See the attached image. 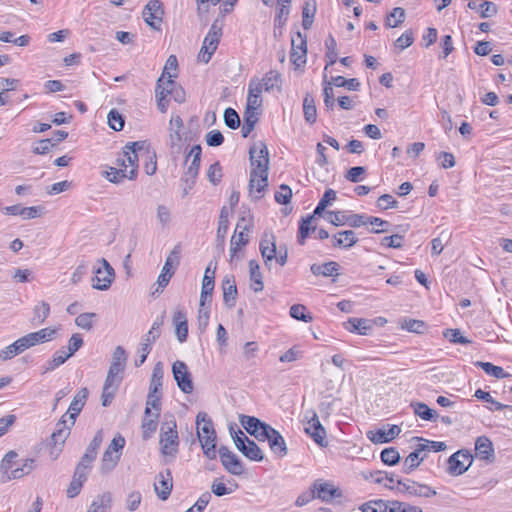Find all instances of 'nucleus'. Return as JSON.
<instances>
[{"mask_svg": "<svg viewBox=\"0 0 512 512\" xmlns=\"http://www.w3.org/2000/svg\"><path fill=\"white\" fill-rule=\"evenodd\" d=\"M411 407L415 415L426 421H435L438 417L437 413L430 409L425 403L415 402L411 403Z\"/></svg>", "mask_w": 512, "mask_h": 512, "instance_id": "37", "label": "nucleus"}, {"mask_svg": "<svg viewBox=\"0 0 512 512\" xmlns=\"http://www.w3.org/2000/svg\"><path fill=\"white\" fill-rule=\"evenodd\" d=\"M303 113L305 121L314 124L317 119V109L312 95L306 94L303 99Z\"/></svg>", "mask_w": 512, "mask_h": 512, "instance_id": "31", "label": "nucleus"}, {"mask_svg": "<svg viewBox=\"0 0 512 512\" xmlns=\"http://www.w3.org/2000/svg\"><path fill=\"white\" fill-rule=\"evenodd\" d=\"M201 152V146L195 145L191 148L189 154L187 155L186 161H188L189 158H192V160L181 179V181L184 183H188L190 179H196L200 168Z\"/></svg>", "mask_w": 512, "mask_h": 512, "instance_id": "19", "label": "nucleus"}, {"mask_svg": "<svg viewBox=\"0 0 512 512\" xmlns=\"http://www.w3.org/2000/svg\"><path fill=\"white\" fill-rule=\"evenodd\" d=\"M315 6L310 5L309 3H305L303 10H302V26L304 29L308 30L311 28L313 24V18L315 15Z\"/></svg>", "mask_w": 512, "mask_h": 512, "instance_id": "62", "label": "nucleus"}, {"mask_svg": "<svg viewBox=\"0 0 512 512\" xmlns=\"http://www.w3.org/2000/svg\"><path fill=\"white\" fill-rule=\"evenodd\" d=\"M290 316L296 320L309 323L313 320L311 314L306 313V307L302 304H294L290 307Z\"/></svg>", "mask_w": 512, "mask_h": 512, "instance_id": "52", "label": "nucleus"}, {"mask_svg": "<svg viewBox=\"0 0 512 512\" xmlns=\"http://www.w3.org/2000/svg\"><path fill=\"white\" fill-rule=\"evenodd\" d=\"M477 366L481 367L488 375L501 379L509 376L505 370L500 366H495L490 362H477Z\"/></svg>", "mask_w": 512, "mask_h": 512, "instance_id": "51", "label": "nucleus"}, {"mask_svg": "<svg viewBox=\"0 0 512 512\" xmlns=\"http://www.w3.org/2000/svg\"><path fill=\"white\" fill-rule=\"evenodd\" d=\"M183 127V121L180 116H173L170 120V138L171 145H176L181 140V129Z\"/></svg>", "mask_w": 512, "mask_h": 512, "instance_id": "47", "label": "nucleus"}, {"mask_svg": "<svg viewBox=\"0 0 512 512\" xmlns=\"http://www.w3.org/2000/svg\"><path fill=\"white\" fill-rule=\"evenodd\" d=\"M18 457V454L11 450L5 454L3 459L0 463V470H1V482H4V477L11 473V470H13V466L15 465L16 458Z\"/></svg>", "mask_w": 512, "mask_h": 512, "instance_id": "38", "label": "nucleus"}, {"mask_svg": "<svg viewBox=\"0 0 512 512\" xmlns=\"http://www.w3.org/2000/svg\"><path fill=\"white\" fill-rule=\"evenodd\" d=\"M397 489L410 496L430 498L436 495V491L426 484H420L411 479H397Z\"/></svg>", "mask_w": 512, "mask_h": 512, "instance_id": "11", "label": "nucleus"}, {"mask_svg": "<svg viewBox=\"0 0 512 512\" xmlns=\"http://www.w3.org/2000/svg\"><path fill=\"white\" fill-rule=\"evenodd\" d=\"M325 46H326V58L328 59L327 61V64L325 66V70H327V68L329 66H332L336 63V60H337V43H336V40L334 39L333 36H329L327 38V40L325 41Z\"/></svg>", "mask_w": 512, "mask_h": 512, "instance_id": "48", "label": "nucleus"}, {"mask_svg": "<svg viewBox=\"0 0 512 512\" xmlns=\"http://www.w3.org/2000/svg\"><path fill=\"white\" fill-rule=\"evenodd\" d=\"M336 198H337L336 192L331 188L327 189L324 192L319 203L317 204V206L314 210V215L320 216L325 211L326 207L328 205H330L333 201H335Z\"/></svg>", "mask_w": 512, "mask_h": 512, "instance_id": "46", "label": "nucleus"}, {"mask_svg": "<svg viewBox=\"0 0 512 512\" xmlns=\"http://www.w3.org/2000/svg\"><path fill=\"white\" fill-rule=\"evenodd\" d=\"M174 420L165 422L160 431L161 452L164 455L175 456L178 452L179 437Z\"/></svg>", "mask_w": 512, "mask_h": 512, "instance_id": "4", "label": "nucleus"}, {"mask_svg": "<svg viewBox=\"0 0 512 512\" xmlns=\"http://www.w3.org/2000/svg\"><path fill=\"white\" fill-rule=\"evenodd\" d=\"M125 443V438L120 434L112 439L101 459L100 470L102 473L106 474L114 469L120 460Z\"/></svg>", "mask_w": 512, "mask_h": 512, "instance_id": "5", "label": "nucleus"}, {"mask_svg": "<svg viewBox=\"0 0 512 512\" xmlns=\"http://www.w3.org/2000/svg\"><path fill=\"white\" fill-rule=\"evenodd\" d=\"M180 263V248L179 246H175L174 249L167 256L164 266L162 268L163 271L174 273L176 267Z\"/></svg>", "mask_w": 512, "mask_h": 512, "instance_id": "49", "label": "nucleus"}, {"mask_svg": "<svg viewBox=\"0 0 512 512\" xmlns=\"http://www.w3.org/2000/svg\"><path fill=\"white\" fill-rule=\"evenodd\" d=\"M102 441H103V432H102V430H99L96 432L92 441L86 448L85 454H87L90 457L95 459L97 456L98 449L101 446Z\"/></svg>", "mask_w": 512, "mask_h": 512, "instance_id": "63", "label": "nucleus"}, {"mask_svg": "<svg viewBox=\"0 0 512 512\" xmlns=\"http://www.w3.org/2000/svg\"><path fill=\"white\" fill-rule=\"evenodd\" d=\"M163 375H164L163 364L161 362H157L154 365V368L152 371L149 391H151L153 393H161Z\"/></svg>", "mask_w": 512, "mask_h": 512, "instance_id": "34", "label": "nucleus"}, {"mask_svg": "<svg viewBox=\"0 0 512 512\" xmlns=\"http://www.w3.org/2000/svg\"><path fill=\"white\" fill-rule=\"evenodd\" d=\"M291 54L290 59L291 62L300 67L301 65L306 63V55H307V43L306 36L301 32H297L291 38Z\"/></svg>", "mask_w": 512, "mask_h": 512, "instance_id": "14", "label": "nucleus"}, {"mask_svg": "<svg viewBox=\"0 0 512 512\" xmlns=\"http://www.w3.org/2000/svg\"><path fill=\"white\" fill-rule=\"evenodd\" d=\"M405 19V10L401 7H396L386 18V25L394 28L399 26Z\"/></svg>", "mask_w": 512, "mask_h": 512, "instance_id": "55", "label": "nucleus"}, {"mask_svg": "<svg viewBox=\"0 0 512 512\" xmlns=\"http://www.w3.org/2000/svg\"><path fill=\"white\" fill-rule=\"evenodd\" d=\"M360 510L362 512H388V501L374 500L364 503Z\"/></svg>", "mask_w": 512, "mask_h": 512, "instance_id": "54", "label": "nucleus"}, {"mask_svg": "<svg viewBox=\"0 0 512 512\" xmlns=\"http://www.w3.org/2000/svg\"><path fill=\"white\" fill-rule=\"evenodd\" d=\"M173 487V478L171 471L166 469L163 472H160L156 476V480L154 482V490L157 496L165 501L169 498Z\"/></svg>", "mask_w": 512, "mask_h": 512, "instance_id": "16", "label": "nucleus"}, {"mask_svg": "<svg viewBox=\"0 0 512 512\" xmlns=\"http://www.w3.org/2000/svg\"><path fill=\"white\" fill-rule=\"evenodd\" d=\"M251 172L265 173L269 168V152L267 146L263 142L254 144L250 150Z\"/></svg>", "mask_w": 512, "mask_h": 512, "instance_id": "7", "label": "nucleus"}, {"mask_svg": "<svg viewBox=\"0 0 512 512\" xmlns=\"http://www.w3.org/2000/svg\"><path fill=\"white\" fill-rule=\"evenodd\" d=\"M369 216L365 214H346V224L353 228H358L364 225H368Z\"/></svg>", "mask_w": 512, "mask_h": 512, "instance_id": "64", "label": "nucleus"}, {"mask_svg": "<svg viewBox=\"0 0 512 512\" xmlns=\"http://www.w3.org/2000/svg\"><path fill=\"white\" fill-rule=\"evenodd\" d=\"M243 455L252 461H262L264 455L259 446L252 440H249Z\"/></svg>", "mask_w": 512, "mask_h": 512, "instance_id": "53", "label": "nucleus"}, {"mask_svg": "<svg viewBox=\"0 0 512 512\" xmlns=\"http://www.w3.org/2000/svg\"><path fill=\"white\" fill-rule=\"evenodd\" d=\"M70 434V427L66 425L65 420H60L55 427L54 432L51 435L54 444H64L65 440Z\"/></svg>", "mask_w": 512, "mask_h": 512, "instance_id": "40", "label": "nucleus"}, {"mask_svg": "<svg viewBox=\"0 0 512 512\" xmlns=\"http://www.w3.org/2000/svg\"><path fill=\"white\" fill-rule=\"evenodd\" d=\"M127 361V354L122 346H117L112 355V362L107 374L106 379L109 383L119 384L122 377Z\"/></svg>", "mask_w": 512, "mask_h": 512, "instance_id": "10", "label": "nucleus"}, {"mask_svg": "<svg viewBox=\"0 0 512 512\" xmlns=\"http://www.w3.org/2000/svg\"><path fill=\"white\" fill-rule=\"evenodd\" d=\"M252 226V219L244 216L236 224L235 232L230 241V262L238 260V252L249 242V232Z\"/></svg>", "mask_w": 512, "mask_h": 512, "instance_id": "3", "label": "nucleus"}, {"mask_svg": "<svg viewBox=\"0 0 512 512\" xmlns=\"http://www.w3.org/2000/svg\"><path fill=\"white\" fill-rule=\"evenodd\" d=\"M71 357V353H67L64 347L57 350L52 359H50L44 366V372L53 371L60 365L64 364Z\"/></svg>", "mask_w": 512, "mask_h": 512, "instance_id": "32", "label": "nucleus"}, {"mask_svg": "<svg viewBox=\"0 0 512 512\" xmlns=\"http://www.w3.org/2000/svg\"><path fill=\"white\" fill-rule=\"evenodd\" d=\"M145 141L129 142L123 148V153L117 158L118 167L127 170V179L135 180L138 175V162L143 157Z\"/></svg>", "mask_w": 512, "mask_h": 512, "instance_id": "2", "label": "nucleus"}, {"mask_svg": "<svg viewBox=\"0 0 512 512\" xmlns=\"http://www.w3.org/2000/svg\"><path fill=\"white\" fill-rule=\"evenodd\" d=\"M474 396L480 400L490 403L493 406L490 408V410L501 411L503 409L510 408V406L502 404V403L496 401L495 399H493V397L490 395L489 392L483 391L482 389H477L475 391Z\"/></svg>", "mask_w": 512, "mask_h": 512, "instance_id": "50", "label": "nucleus"}, {"mask_svg": "<svg viewBox=\"0 0 512 512\" xmlns=\"http://www.w3.org/2000/svg\"><path fill=\"white\" fill-rule=\"evenodd\" d=\"M35 468V461L34 459H26L24 463L21 465V467L14 468L11 470V473L9 476L4 477V482H8L12 479H19L23 476L29 474L33 469Z\"/></svg>", "mask_w": 512, "mask_h": 512, "instance_id": "33", "label": "nucleus"}, {"mask_svg": "<svg viewBox=\"0 0 512 512\" xmlns=\"http://www.w3.org/2000/svg\"><path fill=\"white\" fill-rule=\"evenodd\" d=\"M219 455L222 465L229 473L233 475H241L243 473V465L241 461L227 447L221 446L219 448Z\"/></svg>", "mask_w": 512, "mask_h": 512, "instance_id": "17", "label": "nucleus"}, {"mask_svg": "<svg viewBox=\"0 0 512 512\" xmlns=\"http://www.w3.org/2000/svg\"><path fill=\"white\" fill-rule=\"evenodd\" d=\"M223 300L228 307L235 305L237 287L233 278L226 277L222 283Z\"/></svg>", "mask_w": 512, "mask_h": 512, "instance_id": "29", "label": "nucleus"}, {"mask_svg": "<svg viewBox=\"0 0 512 512\" xmlns=\"http://www.w3.org/2000/svg\"><path fill=\"white\" fill-rule=\"evenodd\" d=\"M99 262L102 267H98L95 270V276L92 278V287L97 290H107L114 279V269L104 258L100 259Z\"/></svg>", "mask_w": 512, "mask_h": 512, "instance_id": "12", "label": "nucleus"}, {"mask_svg": "<svg viewBox=\"0 0 512 512\" xmlns=\"http://www.w3.org/2000/svg\"><path fill=\"white\" fill-rule=\"evenodd\" d=\"M145 22L154 29H159L164 10L159 0H150L144 7L142 12Z\"/></svg>", "mask_w": 512, "mask_h": 512, "instance_id": "15", "label": "nucleus"}, {"mask_svg": "<svg viewBox=\"0 0 512 512\" xmlns=\"http://www.w3.org/2000/svg\"><path fill=\"white\" fill-rule=\"evenodd\" d=\"M280 74L277 71L271 70L267 72L261 80H259L262 84V91L265 90L267 92L272 91L275 87H278L280 83Z\"/></svg>", "mask_w": 512, "mask_h": 512, "instance_id": "44", "label": "nucleus"}, {"mask_svg": "<svg viewBox=\"0 0 512 512\" xmlns=\"http://www.w3.org/2000/svg\"><path fill=\"white\" fill-rule=\"evenodd\" d=\"M112 497L110 493H103L98 496L90 505L88 512H105L111 506Z\"/></svg>", "mask_w": 512, "mask_h": 512, "instance_id": "42", "label": "nucleus"}, {"mask_svg": "<svg viewBox=\"0 0 512 512\" xmlns=\"http://www.w3.org/2000/svg\"><path fill=\"white\" fill-rule=\"evenodd\" d=\"M271 451L278 457L283 458L287 455L288 449L283 436L274 429L271 432L269 439L267 440Z\"/></svg>", "mask_w": 512, "mask_h": 512, "instance_id": "25", "label": "nucleus"}, {"mask_svg": "<svg viewBox=\"0 0 512 512\" xmlns=\"http://www.w3.org/2000/svg\"><path fill=\"white\" fill-rule=\"evenodd\" d=\"M145 159L144 170L147 175H153L157 170L156 153L150 151L147 144L145 143L143 157Z\"/></svg>", "mask_w": 512, "mask_h": 512, "instance_id": "43", "label": "nucleus"}, {"mask_svg": "<svg viewBox=\"0 0 512 512\" xmlns=\"http://www.w3.org/2000/svg\"><path fill=\"white\" fill-rule=\"evenodd\" d=\"M381 460H382V462L384 464L389 465V466H393V465H396L399 462L400 454L393 447L385 448L381 452Z\"/></svg>", "mask_w": 512, "mask_h": 512, "instance_id": "56", "label": "nucleus"}, {"mask_svg": "<svg viewBox=\"0 0 512 512\" xmlns=\"http://www.w3.org/2000/svg\"><path fill=\"white\" fill-rule=\"evenodd\" d=\"M88 398V390L87 388L80 389L75 395L73 401L71 402L68 413L70 415V419L72 420L71 424L73 425L76 417L83 409L85 402Z\"/></svg>", "mask_w": 512, "mask_h": 512, "instance_id": "24", "label": "nucleus"}, {"mask_svg": "<svg viewBox=\"0 0 512 512\" xmlns=\"http://www.w3.org/2000/svg\"><path fill=\"white\" fill-rule=\"evenodd\" d=\"M172 373L178 388L185 394H191L194 390V384L186 363L176 360L172 365Z\"/></svg>", "mask_w": 512, "mask_h": 512, "instance_id": "9", "label": "nucleus"}, {"mask_svg": "<svg viewBox=\"0 0 512 512\" xmlns=\"http://www.w3.org/2000/svg\"><path fill=\"white\" fill-rule=\"evenodd\" d=\"M102 176L109 182L119 184L123 182L124 179H127V170L121 167H109V169L102 172Z\"/></svg>", "mask_w": 512, "mask_h": 512, "instance_id": "41", "label": "nucleus"}, {"mask_svg": "<svg viewBox=\"0 0 512 512\" xmlns=\"http://www.w3.org/2000/svg\"><path fill=\"white\" fill-rule=\"evenodd\" d=\"M249 277L251 289L256 293L261 292L264 288L263 276L256 260L249 261Z\"/></svg>", "mask_w": 512, "mask_h": 512, "instance_id": "26", "label": "nucleus"}, {"mask_svg": "<svg viewBox=\"0 0 512 512\" xmlns=\"http://www.w3.org/2000/svg\"><path fill=\"white\" fill-rule=\"evenodd\" d=\"M290 13V6L287 4H278L277 13L274 19L275 27H283L288 19Z\"/></svg>", "mask_w": 512, "mask_h": 512, "instance_id": "61", "label": "nucleus"}, {"mask_svg": "<svg viewBox=\"0 0 512 512\" xmlns=\"http://www.w3.org/2000/svg\"><path fill=\"white\" fill-rule=\"evenodd\" d=\"M344 326L349 332L358 333L360 335H367L372 329L370 320L363 318H349Z\"/></svg>", "mask_w": 512, "mask_h": 512, "instance_id": "27", "label": "nucleus"}, {"mask_svg": "<svg viewBox=\"0 0 512 512\" xmlns=\"http://www.w3.org/2000/svg\"><path fill=\"white\" fill-rule=\"evenodd\" d=\"M197 424V436L203 453L209 459H215L217 456L216 452V433L213 427V423L207 414L204 412L198 413L196 417Z\"/></svg>", "mask_w": 512, "mask_h": 512, "instance_id": "1", "label": "nucleus"}, {"mask_svg": "<svg viewBox=\"0 0 512 512\" xmlns=\"http://www.w3.org/2000/svg\"><path fill=\"white\" fill-rule=\"evenodd\" d=\"M262 84L259 79L253 78L250 80L248 85V96H247V105L248 109H257L262 105Z\"/></svg>", "mask_w": 512, "mask_h": 512, "instance_id": "20", "label": "nucleus"}, {"mask_svg": "<svg viewBox=\"0 0 512 512\" xmlns=\"http://www.w3.org/2000/svg\"><path fill=\"white\" fill-rule=\"evenodd\" d=\"M314 214L313 215H310L306 218H303L301 223H300V226H299V231H298V242L303 245L304 242H305V239L308 237L309 235V232L311 230V222L314 218Z\"/></svg>", "mask_w": 512, "mask_h": 512, "instance_id": "58", "label": "nucleus"}, {"mask_svg": "<svg viewBox=\"0 0 512 512\" xmlns=\"http://www.w3.org/2000/svg\"><path fill=\"white\" fill-rule=\"evenodd\" d=\"M475 455L480 460L492 461L494 448L491 440L486 436H480L475 441Z\"/></svg>", "mask_w": 512, "mask_h": 512, "instance_id": "23", "label": "nucleus"}, {"mask_svg": "<svg viewBox=\"0 0 512 512\" xmlns=\"http://www.w3.org/2000/svg\"><path fill=\"white\" fill-rule=\"evenodd\" d=\"M173 324L178 341L180 343L185 342L188 337V322L186 312L183 309H177L174 312Z\"/></svg>", "mask_w": 512, "mask_h": 512, "instance_id": "22", "label": "nucleus"}, {"mask_svg": "<svg viewBox=\"0 0 512 512\" xmlns=\"http://www.w3.org/2000/svg\"><path fill=\"white\" fill-rule=\"evenodd\" d=\"M222 36V27L218 25L217 21L213 22L207 35L204 38L202 47L198 54V60L203 63H208L216 51Z\"/></svg>", "mask_w": 512, "mask_h": 512, "instance_id": "6", "label": "nucleus"}, {"mask_svg": "<svg viewBox=\"0 0 512 512\" xmlns=\"http://www.w3.org/2000/svg\"><path fill=\"white\" fill-rule=\"evenodd\" d=\"M239 421L249 434L255 431L258 426L261 427L264 423L254 416L247 415H240Z\"/></svg>", "mask_w": 512, "mask_h": 512, "instance_id": "57", "label": "nucleus"}, {"mask_svg": "<svg viewBox=\"0 0 512 512\" xmlns=\"http://www.w3.org/2000/svg\"><path fill=\"white\" fill-rule=\"evenodd\" d=\"M268 186V172L265 173H256L250 172L249 179V193L254 196L255 199H260L262 197V193L265 191Z\"/></svg>", "mask_w": 512, "mask_h": 512, "instance_id": "21", "label": "nucleus"}, {"mask_svg": "<svg viewBox=\"0 0 512 512\" xmlns=\"http://www.w3.org/2000/svg\"><path fill=\"white\" fill-rule=\"evenodd\" d=\"M108 125L111 129L115 131H121L124 127V119L123 116L116 110L112 109L108 113Z\"/></svg>", "mask_w": 512, "mask_h": 512, "instance_id": "59", "label": "nucleus"}, {"mask_svg": "<svg viewBox=\"0 0 512 512\" xmlns=\"http://www.w3.org/2000/svg\"><path fill=\"white\" fill-rule=\"evenodd\" d=\"M422 452H425V448L418 444L416 449L405 458L403 462L404 473L409 474L420 465L425 458V456H420Z\"/></svg>", "mask_w": 512, "mask_h": 512, "instance_id": "28", "label": "nucleus"}, {"mask_svg": "<svg viewBox=\"0 0 512 512\" xmlns=\"http://www.w3.org/2000/svg\"><path fill=\"white\" fill-rule=\"evenodd\" d=\"M400 432L401 429L399 426L387 425L375 431H368L367 437L371 442L381 444L392 441Z\"/></svg>", "mask_w": 512, "mask_h": 512, "instance_id": "18", "label": "nucleus"}, {"mask_svg": "<svg viewBox=\"0 0 512 512\" xmlns=\"http://www.w3.org/2000/svg\"><path fill=\"white\" fill-rule=\"evenodd\" d=\"M340 496L339 490L330 483H322L317 487V497L322 501H330Z\"/></svg>", "mask_w": 512, "mask_h": 512, "instance_id": "39", "label": "nucleus"}, {"mask_svg": "<svg viewBox=\"0 0 512 512\" xmlns=\"http://www.w3.org/2000/svg\"><path fill=\"white\" fill-rule=\"evenodd\" d=\"M388 512H423L419 506L397 500L388 501Z\"/></svg>", "mask_w": 512, "mask_h": 512, "instance_id": "45", "label": "nucleus"}, {"mask_svg": "<svg viewBox=\"0 0 512 512\" xmlns=\"http://www.w3.org/2000/svg\"><path fill=\"white\" fill-rule=\"evenodd\" d=\"M305 432L320 446H327L326 431L319 421L318 415L314 410H308L305 413Z\"/></svg>", "mask_w": 512, "mask_h": 512, "instance_id": "8", "label": "nucleus"}, {"mask_svg": "<svg viewBox=\"0 0 512 512\" xmlns=\"http://www.w3.org/2000/svg\"><path fill=\"white\" fill-rule=\"evenodd\" d=\"M368 225L372 226V228L370 229L371 233H383L388 231L390 223L379 217L369 216Z\"/></svg>", "mask_w": 512, "mask_h": 512, "instance_id": "60", "label": "nucleus"}, {"mask_svg": "<svg viewBox=\"0 0 512 512\" xmlns=\"http://www.w3.org/2000/svg\"><path fill=\"white\" fill-rule=\"evenodd\" d=\"M339 241H335L334 247L349 249L358 242V238L353 230H345L338 233Z\"/></svg>", "mask_w": 512, "mask_h": 512, "instance_id": "36", "label": "nucleus"}, {"mask_svg": "<svg viewBox=\"0 0 512 512\" xmlns=\"http://www.w3.org/2000/svg\"><path fill=\"white\" fill-rule=\"evenodd\" d=\"M472 461V455L468 451H457L448 459V472L455 476L461 475L468 470Z\"/></svg>", "mask_w": 512, "mask_h": 512, "instance_id": "13", "label": "nucleus"}, {"mask_svg": "<svg viewBox=\"0 0 512 512\" xmlns=\"http://www.w3.org/2000/svg\"><path fill=\"white\" fill-rule=\"evenodd\" d=\"M311 272L315 275H322L324 277L337 276L339 264L334 261H329L323 264H312L310 267Z\"/></svg>", "mask_w": 512, "mask_h": 512, "instance_id": "30", "label": "nucleus"}, {"mask_svg": "<svg viewBox=\"0 0 512 512\" xmlns=\"http://www.w3.org/2000/svg\"><path fill=\"white\" fill-rule=\"evenodd\" d=\"M49 314L50 305L45 301H41L33 309V317L31 319V323L33 325H41L45 322Z\"/></svg>", "mask_w": 512, "mask_h": 512, "instance_id": "35", "label": "nucleus"}]
</instances>
